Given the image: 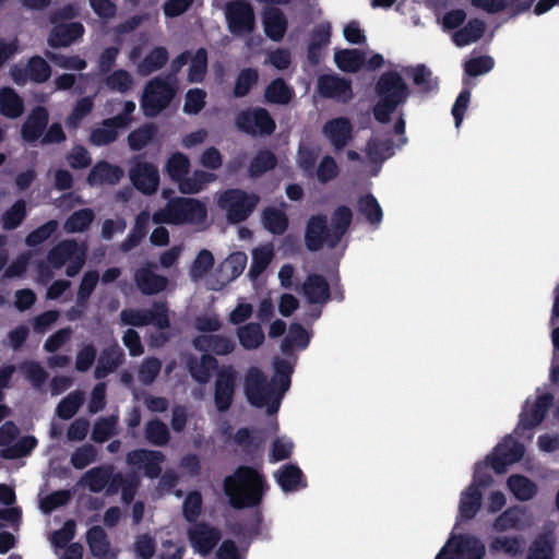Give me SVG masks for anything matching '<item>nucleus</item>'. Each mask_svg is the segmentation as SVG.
Listing matches in <instances>:
<instances>
[{
  "mask_svg": "<svg viewBox=\"0 0 559 559\" xmlns=\"http://www.w3.org/2000/svg\"><path fill=\"white\" fill-rule=\"evenodd\" d=\"M217 366V361L214 357L210 355H202L199 362L190 364L189 369L192 378L200 382V383H206L210 380L211 372L214 370Z\"/></svg>",
  "mask_w": 559,
  "mask_h": 559,
  "instance_id": "obj_49",
  "label": "nucleus"
},
{
  "mask_svg": "<svg viewBox=\"0 0 559 559\" xmlns=\"http://www.w3.org/2000/svg\"><path fill=\"white\" fill-rule=\"evenodd\" d=\"M525 540L520 535H497L491 538L489 548L492 552L515 557L523 552Z\"/></svg>",
  "mask_w": 559,
  "mask_h": 559,
  "instance_id": "obj_31",
  "label": "nucleus"
},
{
  "mask_svg": "<svg viewBox=\"0 0 559 559\" xmlns=\"http://www.w3.org/2000/svg\"><path fill=\"white\" fill-rule=\"evenodd\" d=\"M524 456V447L513 437H506L488 455L491 468L498 473H506L508 467L520 462Z\"/></svg>",
  "mask_w": 559,
  "mask_h": 559,
  "instance_id": "obj_13",
  "label": "nucleus"
},
{
  "mask_svg": "<svg viewBox=\"0 0 559 559\" xmlns=\"http://www.w3.org/2000/svg\"><path fill=\"white\" fill-rule=\"evenodd\" d=\"M225 492L236 508L255 506L264 492L263 478L255 469L240 467L225 479Z\"/></svg>",
  "mask_w": 559,
  "mask_h": 559,
  "instance_id": "obj_2",
  "label": "nucleus"
},
{
  "mask_svg": "<svg viewBox=\"0 0 559 559\" xmlns=\"http://www.w3.org/2000/svg\"><path fill=\"white\" fill-rule=\"evenodd\" d=\"M48 112L44 107H38L32 111L22 128V136L25 141H35L41 134L47 124Z\"/></svg>",
  "mask_w": 559,
  "mask_h": 559,
  "instance_id": "obj_37",
  "label": "nucleus"
},
{
  "mask_svg": "<svg viewBox=\"0 0 559 559\" xmlns=\"http://www.w3.org/2000/svg\"><path fill=\"white\" fill-rule=\"evenodd\" d=\"M218 531L206 524L200 523L189 531L190 545L201 556L207 555L219 540Z\"/></svg>",
  "mask_w": 559,
  "mask_h": 559,
  "instance_id": "obj_23",
  "label": "nucleus"
},
{
  "mask_svg": "<svg viewBox=\"0 0 559 559\" xmlns=\"http://www.w3.org/2000/svg\"><path fill=\"white\" fill-rule=\"evenodd\" d=\"M248 257L245 252H234L222 263V272L227 281L237 278L245 270Z\"/></svg>",
  "mask_w": 559,
  "mask_h": 559,
  "instance_id": "obj_48",
  "label": "nucleus"
},
{
  "mask_svg": "<svg viewBox=\"0 0 559 559\" xmlns=\"http://www.w3.org/2000/svg\"><path fill=\"white\" fill-rule=\"evenodd\" d=\"M264 34L274 41H280L287 31L285 14L275 8H269L262 13Z\"/></svg>",
  "mask_w": 559,
  "mask_h": 559,
  "instance_id": "obj_27",
  "label": "nucleus"
},
{
  "mask_svg": "<svg viewBox=\"0 0 559 559\" xmlns=\"http://www.w3.org/2000/svg\"><path fill=\"white\" fill-rule=\"evenodd\" d=\"M87 542L91 551L96 557H104L109 549V543L106 538V534L100 527H93L87 533Z\"/></svg>",
  "mask_w": 559,
  "mask_h": 559,
  "instance_id": "obj_58",
  "label": "nucleus"
},
{
  "mask_svg": "<svg viewBox=\"0 0 559 559\" xmlns=\"http://www.w3.org/2000/svg\"><path fill=\"white\" fill-rule=\"evenodd\" d=\"M197 349L216 355H227L235 349L231 338L223 335L201 334L193 341Z\"/></svg>",
  "mask_w": 559,
  "mask_h": 559,
  "instance_id": "obj_28",
  "label": "nucleus"
},
{
  "mask_svg": "<svg viewBox=\"0 0 559 559\" xmlns=\"http://www.w3.org/2000/svg\"><path fill=\"white\" fill-rule=\"evenodd\" d=\"M83 33L84 27L80 23L59 24L51 29L48 36V44L56 48L68 47L80 39Z\"/></svg>",
  "mask_w": 559,
  "mask_h": 559,
  "instance_id": "obj_26",
  "label": "nucleus"
},
{
  "mask_svg": "<svg viewBox=\"0 0 559 559\" xmlns=\"http://www.w3.org/2000/svg\"><path fill=\"white\" fill-rule=\"evenodd\" d=\"M130 124V119L123 116H116L107 119L99 128L92 131L90 141L94 145L100 146L114 142L118 136V130L124 129Z\"/></svg>",
  "mask_w": 559,
  "mask_h": 559,
  "instance_id": "obj_24",
  "label": "nucleus"
},
{
  "mask_svg": "<svg viewBox=\"0 0 559 559\" xmlns=\"http://www.w3.org/2000/svg\"><path fill=\"white\" fill-rule=\"evenodd\" d=\"M310 333L304 326L293 323L281 344V349L283 353L305 349L310 342Z\"/></svg>",
  "mask_w": 559,
  "mask_h": 559,
  "instance_id": "obj_38",
  "label": "nucleus"
},
{
  "mask_svg": "<svg viewBox=\"0 0 559 559\" xmlns=\"http://www.w3.org/2000/svg\"><path fill=\"white\" fill-rule=\"evenodd\" d=\"M509 491L520 501H528L533 499L537 492V485L520 474H513L507 479Z\"/></svg>",
  "mask_w": 559,
  "mask_h": 559,
  "instance_id": "obj_35",
  "label": "nucleus"
},
{
  "mask_svg": "<svg viewBox=\"0 0 559 559\" xmlns=\"http://www.w3.org/2000/svg\"><path fill=\"white\" fill-rule=\"evenodd\" d=\"M357 211L371 226L378 227L382 222V207L372 194H364L358 199Z\"/></svg>",
  "mask_w": 559,
  "mask_h": 559,
  "instance_id": "obj_36",
  "label": "nucleus"
},
{
  "mask_svg": "<svg viewBox=\"0 0 559 559\" xmlns=\"http://www.w3.org/2000/svg\"><path fill=\"white\" fill-rule=\"evenodd\" d=\"M264 97L270 104L287 105L294 97V90L282 79H276L266 86Z\"/></svg>",
  "mask_w": 559,
  "mask_h": 559,
  "instance_id": "obj_39",
  "label": "nucleus"
},
{
  "mask_svg": "<svg viewBox=\"0 0 559 559\" xmlns=\"http://www.w3.org/2000/svg\"><path fill=\"white\" fill-rule=\"evenodd\" d=\"M324 139L336 150L345 147L353 138V126L345 117L326 121L322 128Z\"/></svg>",
  "mask_w": 559,
  "mask_h": 559,
  "instance_id": "obj_20",
  "label": "nucleus"
},
{
  "mask_svg": "<svg viewBox=\"0 0 559 559\" xmlns=\"http://www.w3.org/2000/svg\"><path fill=\"white\" fill-rule=\"evenodd\" d=\"M275 477L284 491L297 490L305 486L301 471L295 465L280 468Z\"/></svg>",
  "mask_w": 559,
  "mask_h": 559,
  "instance_id": "obj_41",
  "label": "nucleus"
},
{
  "mask_svg": "<svg viewBox=\"0 0 559 559\" xmlns=\"http://www.w3.org/2000/svg\"><path fill=\"white\" fill-rule=\"evenodd\" d=\"M123 171L117 166L108 163H97L91 170L87 181L91 186H99L104 183L114 185L120 180Z\"/></svg>",
  "mask_w": 559,
  "mask_h": 559,
  "instance_id": "obj_34",
  "label": "nucleus"
},
{
  "mask_svg": "<svg viewBox=\"0 0 559 559\" xmlns=\"http://www.w3.org/2000/svg\"><path fill=\"white\" fill-rule=\"evenodd\" d=\"M331 27L328 23L320 24L309 44L308 57L311 62L317 63L321 59V50L330 44Z\"/></svg>",
  "mask_w": 559,
  "mask_h": 559,
  "instance_id": "obj_42",
  "label": "nucleus"
},
{
  "mask_svg": "<svg viewBox=\"0 0 559 559\" xmlns=\"http://www.w3.org/2000/svg\"><path fill=\"white\" fill-rule=\"evenodd\" d=\"M0 112L8 118H17L23 112V102L10 87L0 90Z\"/></svg>",
  "mask_w": 559,
  "mask_h": 559,
  "instance_id": "obj_43",
  "label": "nucleus"
},
{
  "mask_svg": "<svg viewBox=\"0 0 559 559\" xmlns=\"http://www.w3.org/2000/svg\"><path fill=\"white\" fill-rule=\"evenodd\" d=\"M394 154V147L378 135L372 138L367 147V155L373 163H381Z\"/></svg>",
  "mask_w": 559,
  "mask_h": 559,
  "instance_id": "obj_51",
  "label": "nucleus"
},
{
  "mask_svg": "<svg viewBox=\"0 0 559 559\" xmlns=\"http://www.w3.org/2000/svg\"><path fill=\"white\" fill-rule=\"evenodd\" d=\"M485 552V545L479 538L451 533L435 559H483Z\"/></svg>",
  "mask_w": 559,
  "mask_h": 559,
  "instance_id": "obj_7",
  "label": "nucleus"
},
{
  "mask_svg": "<svg viewBox=\"0 0 559 559\" xmlns=\"http://www.w3.org/2000/svg\"><path fill=\"white\" fill-rule=\"evenodd\" d=\"M259 79L258 71L254 69L242 70L236 81L234 94L236 97L245 96L250 88L257 84Z\"/></svg>",
  "mask_w": 559,
  "mask_h": 559,
  "instance_id": "obj_63",
  "label": "nucleus"
},
{
  "mask_svg": "<svg viewBox=\"0 0 559 559\" xmlns=\"http://www.w3.org/2000/svg\"><path fill=\"white\" fill-rule=\"evenodd\" d=\"M404 72L412 75L414 83L424 91H430L437 85V81L432 78L431 72L424 66L406 68Z\"/></svg>",
  "mask_w": 559,
  "mask_h": 559,
  "instance_id": "obj_59",
  "label": "nucleus"
},
{
  "mask_svg": "<svg viewBox=\"0 0 559 559\" xmlns=\"http://www.w3.org/2000/svg\"><path fill=\"white\" fill-rule=\"evenodd\" d=\"M262 224L273 234H282L286 230L288 221L284 209L267 207L263 211Z\"/></svg>",
  "mask_w": 559,
  "mask_h": 559,
  "instance_id": "obj_45",
  "label": "nucleus"
},
{
  "mask_svg": "<svg viewBox=\"0 0 559 559\" xmlns=\"http://www.w3.org/2000/svg\"><path fill=\"white\" fill-rule=\"evenodd\" d=\"M130 179L133 186L145 194L154 193L159 186L158 169L147 162L138 160L130 170Z\"/></svg>",
  "mask_w": 559,
  "mask_h": 559,
  "instance_id": "obj_18",
  "label": "nucleus"
},
{
  "mask_svg": "<svg viewBox=\"0 0 559 559\" xmlns=\"http://www.w3.org/2000/svg\"><path fill=\"white\" fill-rule=\"evenodd\" d=\"M225 17L228 31L237 37L247 38L248 48L260 45L259 36H250L255 29V16L251 4L239 0L230 1L225 7Z\"/></svg>",
  "mask_w": 559,
  "mask_h": 559,
  "instance_id": "obj_6",
  "label": "nucleus"
},
{
  "mask_svg": "<svg viewBox=\"0 0 559 559\" xmlns=\"http://www.w3.org/2000/svg\"><path fill=\"white\" fill-rule=\"evenodd\" d=\"M334 63L342 72L355 73L361 69L374 71L384 64L381 53L344 48L334 50Z\"/></svg>",
  "mask_w": 559,
  "mask_h": 559,
  "instance_id": "obj_9",
  "label": "nucleus"
},
{
  "mask_svg": "<svg viewBox=\"0 0 559 559\" xmlns=\"http://www.w3.org/2000/svg\"><path fill=\"white\" fill-rule=\"evenodd\" d=\"M240 345L246 349L258 348L264 342V333L259 323H247L237 330Z\"/></svg>",
  "mask_w": 559,
  "mask_h": 559,
  "instance_id": "obj_40",
  "label": "nucleus"
},
{
  "mask_svg": "<svg viewBox=\"0 0 559 559\" xmlns=\"http://www.w3.org/2000/svg\"><path fill=\"white\" fill-rule=\"evenodd\" d=\"M275 374L269 380L258 368H250L242 381L243 393L247 401L255 407L265 408L269 414L278 411L284 393L288 390L289 374L293 365L288 361L276 360L274 362Z\"/></svg>",
  "mask_w": 559,
  "mask_h": 559,
  "instance_id": "obj_1",
  "label": "nucleus"
},
{
  "mask_svg": "<svg viewBox=\"0 0 559 559\" xmlns=\"http://www.w3.org/2000/svg\"><path fill=\"white\" fill-rule=\"evenodd\" d=\"M51 75L49 64L41 57H33L29 59L25 69L14 67L11 70V76L16 84L23 85L27 81L41 83L47 81Z\"/></svg>",
  "mask_w": 559,
  "mask_h": 559,
  "instance_id": "obj_19",
  "label": "nucleus"
},
{
  "mask_svg": "<svg viewBox=\"0 0 559 559\" xmlns=\"http://www.w3.org/2000/svg\"><path fill=\"white\" fill-rule=\"evenodd\" d=\"M338 241L334 238L332 228L326 227L323 216H312L307 225L306 243L311 250H318L324 245L334 246Z\"/></svg>",
  "mask_w": 559,
  "mask_h": 559,
  "instance_id": "obj_21",
  "label": "nucleus"
},
{
  "mask_svg": "<svg viewBox=\"0 0 559 559\" xmlns=\"http://www.w3.org/2000/svg\"><path fill=\"white\" fill-rule=\"evenodd\" d=\"M274 258V247L271 243L260 245L251 251V264L248 276L257 280L270 265Z\"/></svg>",
  "mask_w": 559,
  "mask_h": 559,
  "instance_id": "obj_32",
  "label": "nucleus"
},
{
  "mask_svg": "<svg viewBox=\"0 0 559 559\" xmlns=\"http://www.w3.org/2000/svg\"><path fill=\"white\" fill-rule=\"evenodd\" d=\"M121 320L130 325L153 324L158 329L168 326V310L165 304H156L153 309L147 311L124 310L121 312Z\"/></svg>",
  "mask_w": 559,
  "mask_h": 559,
  "instance_id": "obj_16",
  "label": "nucleus"
},
{
  "mask_svg": "<svg viewBox=\"0 0 559 559\" xmlns=\"http://www.w3.org/2000/svg\"><path fill=\"white\" fill-rule=\"evenodd\" d=\"M207 210L203 202L192 198H175L164 209L153 214L155 224L200 225L206 221Z\"/></svg>",
  "mask_w": 559,
  "mask_h": 559,
  "instance_id": "obj_4",
  "label": "nucleus"
},
{
  "mask_svg": "<svg viewBox=\"0 0 559 559\" xmlns=\"http://www.w3.org/2000/svg\"><path fill=\"white\" fill-rule=\"evenodd\" d=\"M155 135L156 127L146 123L129 133L128 145L132 151H141L152 142Z\"/></svg>",
  "mask_w": 559,
  "mask_h": 559,
  "instance_id": "obj_47",
  "label": "nucleus"
},
{
  "mask_svg": "<svg viewBox=\"0 0 559 559\" xmlns=\"http://www.w3.org/2000/svg\"><path fill=\"white\" fill-rule=\"evenodd\" d=\"M108 479L109 473L107 469L94 468L83 476L81 484L90 488V490L97 492L105 488Z\"/></svg>",
  "mask_w": 559,
  "mask_h": 559,
  "instance_id": "obj_61",
  "label": "nucleus"
},
{
  "mask_svg": "<svg viewBox=\"0 0 559 559\" xmlns=\"http://www.w3.org/2000/svg\"><path fill=\"white\" fill-rule=\"evenodd\" d=\"M302 293L311 304H324L330 298L326 281L318 275H310L302 285Z\"/></svg>",
  "mask_w": 559,
  "mask_h": 559,
  "instance_id": "obj_33",
  "label": "nucleus"
},
{
  "mask_svg": "<svg viewBox=\"0 0 559 559\" xmlns=\"http://www.w3.org/2000/svg\"><path fill=\"white\" fill-rule=\"evenodd\" d=\"M481 506V491L475 485H469L460 495L457 518L471 520L479 511Z\"/></svg>",
  "mask_w": 559,
  "mask_h": 559,
  "instance_id": "obj_29",
  "label": "nucleus"
},
{
  "mask_svg": "<svg viewBox=\"0 0 559 559\" xmlns=\"http://www.w3.org/2000/svg\"><path fill=\"white\" fill-rule=\"evenodd\" d=\"M551 400L550 394L539 390L534 395L527 397L520 414L516 431L523 433L537 427L544 419Z\"/></svg>",
  "mask_w": 559,
  "mask_h": 559,
  "instance_id": "obj_12",
  "label": "nucleus"
},
{
  "mask_svg": "<svg viewBox=\"0 0 559 559\" xmlns=\"http://www.w3.org/2000/svg\"><path fill=\"white\" fill-rule=\"evenodd\" d=\"M259 203V197L239 189H229L217 195L218 206L231 223L245 221Z\"/></svg>",
  "mask_w": 559,
  "mask_h": 559,
  "instance_id": "obj_8",
  "label": "nucleus"
},
{
  "mask_svg": "<svg viewBox=\"0 0 559 559\" xmlns=\"http://www.w3.org/2000/svg\"><path fill=\"white\" fill-rule=\"evenodd\" d=\"M377 96L374 117L379 122H386L396 107L408 97V88L396 72H388L378 81Z\"/></svg>",
  "mask_w": 559,
  "mask_h": 559,
  "instance_id": "obj_5",
  "label": "nucleus"
},
{
  "mask_svg": "<svg viewBox=\"0 0 559 559\" xmlns=\"http://www.w3.org/2000/svg\"><path fill=\"white\" fill-rule=\"evenodd\" d=\"M276 158L270 151H260L250 162L249 175L251 177H259L274 168Z\"/></svg>",
  "mask_w": 559,
  "mask_h": 559,
  "instance_id": "obj_52",
  "label": "nucleus"
},
{
  "mask_svg": "<svg viewBox=\"0 0 559 559\" xmlns=\"http://www.w3.org/2000/svg\"><path fill=\"white\" fill-rule=\"evenodd\" d=\"M552 550L554 538L542 535L532 544L527 559H552Z\"/></svg>",
  "mask_w": 559,
  "mask_h": 559,
  "instance_id": "obj_55",
  "label": "nucleus"
},
{
  "mask_svg": "<svg viewBox=\"0 0 559 559\" xmlns=\"http://www.w3.org/2000/svg\"><path fill=\"white\" fill-rule=\"evenodd\" d=\"M86 246L73 240L62 241L48 254V262L55 269L67 266L68 276L80 272L85 262Z\"/></svg>",
  "mask_w": 559,
  "mask_h": 559,
  "instance_id": "obj_11",
  "label": "nucleus"
},
{
  "mask_svg": "<svg viewBox=\"0 0 559 559\" xmlns=\"http://www.w3.org/2000/svg\"><path fill=\"white\" fill-rule=\"evenodd\" d=\"M128 462L140 469H144L145 474L153 478L160 472L159 464L163 462V456L159 452L139 450L128 454Z\"/></svg>",
  "mask_w": 559,
  "mask_h": 559,
  "instance_id": "obj_30",
  "label": "nucleus"
},
{
  "mask_svg": "<svg viewBox=\"0 0 559 559\" xmlns=\"http://www.w3.org/2000/svg\"><path fill=\"white\" fill-rule=\"evenodd\" d=\"M214 257L209 250H201L191 263L189 274L193 281L204 280L214 266Z\"/></svg>",
  "mask_w": 559,
  "mask_h": 559,
  "instance_id": "obj_46",
  "label": "nucleus"
},
{
  "mask_svg": "<svg viewBox=\"0 0 559 559\" xmlns=\"http://www.w3.org/2000/svg\"><path fill=\"white\" fill-rule=\"evenodd\" d=\"M94 212L90 209H83L74 212L64 223V229L68 233H82L94 219Z\"/></svg>",
  "mask_w": 559,
  "mask_h": 559,
  "instance_id": "obj_53",
  "label": "nucleus"
},
{
  "mask_svg": "<svg viewBox=\"0 0 559 559\" xmlns=\"http://www.w3.org/2000/svg\"><path fill=\"white\" fill-rule=\"evenodd\" d=\"M139 289L145 295H154L165 290L168 286V278L157 274L150 266L139 269L134 275Z\"/></svg>",
  "mask_w": 559,
  "mask_h": 559,
  "instance_id": "obj_25",
  "label": "nucleus"
},
{
  "mask_svg": "<svg viewBox=\"0 0 559 559\" xmlns=\"http://www.w3.org/2000/svg\"><path fill=\"white\" fill-rule=\"evenodd\" d=\"M207 56L204 49H199L191 58L188 79L190 82H200L206 72Z\"/></svg>",
  "mask_w": 559,
  "mask_h": 559,
  "instance_id": "obj_60",
  "label": "nucleus"
},
{
  "mask_svg": "<svg viewBox=\"0 0 559 559\" xmlns=\"http://www.w3.org/2000/svg\"><path fill=\"white\" fill-rule=\"evenodd\" d=\"M94 102L92 97L81 98L74 106L72 112L67 118V126L69 128H76L79 123L85 118L93 109Z\"/></svg>",
  "mask_w": 559,
  "mask_h": 559,
  "instance_id": "obj_62",
  "label": "nucleus"
},
{
  "mask_svg": "<svg viewBox=\"0 0 559 559\" xmlns=\"http://www.w3.org/2000/svg\"><path fill=\"white\" fill-rule=\"evenodd\" d=\"M534 523L532 512L522 507H512L499 514L492 523L498 533L507 531H523Z\"/></svg>",
  "mask_w": 559,
  "mask_h": 559,
  "instance_id": "obj_15",
  "label": "nucleus"
},
{
  "mask_svg": "<svg viewBox=\"0 0 559 559\" xmlns=\"http://www.w3.org/2000/svg\"><path fill=\"white\" fill-rule=\"evenodd\" d=\"M121 362V353L117 347H111L105 352L99 360L95 370L97 378H103L107 373L114 371Z\"/></svg>",
  "mask_w": 559,
  "mask_h": 559,
  "instance_id": "obj_54",
  "label": "nucleus"
},
{
  "mask_svg": "<svg viewBox=\"0 0 559 559\" xmlns=\"http://www.w3.org/2000/svg\"><path fill=\"white\" fill-rule=\"evenodd\" d=\"M485 24L481 21L474 20L467 23L462 29L453 35L456 46L463 47L477 41L485 33Z\"/></svg>",
  "mask_w": 559,
  "mask_h": 559,
  "instance_id": "obj_44",
  "label": "nucleus"
},
{
  "mask_svg": "<svg viewBox=\"0 0 559 559\" xmlns=\"http://www.w3.org/2000/svg\"><path fill=\"white\" fill-rule=\"evenodd\" d=\"M352 211L349 207L342 205L338 206L332 215L331 228L335 239H340L352 222Z\"/></svg>",
  "mask_w": 559,
  "mask_h": 559,
  "instance_id": "obj_57",
  "label": "nucleus"
},
{
  "mask_svg": "<svg viewBox=\"0 0 559 559\" xmlns=\"http://www.w3.org/2000/svg\"><path fill=\"white\" fill-rule=\"evenodd\" d=\"M168 59V53L164 48H155L152 50L145 59L138 66V71L142 75H147L154 71H157L164 66Z\"/></svg>",
  "mask_w": 559,
  "mask_h": 559,
  "instance_id": "obj_50",
  "label": "nucleus"
},
{
  "mask_svg": "<svg viewBox=\"0 0 559 559\" xmlns=\"http://www.w3.org/2000/svg\"><path fill=\"white\" fill-rule=\"evenodd\" d=\"M83 402V395L79 392H74L69 394L66 399H63L58 407H57V414L59 417L63 419L71 418L79 407L81 406Z\"/></svg>",
  "mask_w": 559,
  "mask_h": 559,
  "instance_id": "obj_64",
  "label": "nucleus"
},
{
  "mask_svg": "<svg viewBox=\"0 0 559 559\" xmlns=\"http://www.w3.org/2000/svg\"><path fill=\"white\" fill-rule=\"evenodd\" d=\"M191 163L189 157L175 152L167 158L164 170L171 181L178 185L183 194H194L202 191L209 183L216 180V176L204 170H195L189 176Z\"/></svg>",
  "mask_w": 559,
  "mask_h": 559,
  "instance_id": "obj_3",
  "label": "nucleus"
},
{
  "mask_svg": "<svg viewBox=\"0 0 559 559\" xmlns=\"http://www.w3.org/2000/svg\"><path fill=\"white\" fill-rule=\"evenodd\" d=\"M236 126L250 134H271L275 129L274 120L262 108L241 111L236 118Z\"/></svg>",
  "mask_w": 559,
  "mask_h": 559,
  "instance_id": "obj_14",
  "label": "nucleus"
},
{
  "mask_svg": "<svg viewBox=\"0 0 559 559\" xmlns=\"http://www.w3.org/2000/svg\"><path fill=\"white\" fill-rule=\"evenodd\" d=\"M318 93L326 98H332L341 103L352 99L353 91L350 82L336 74H325L318 79Z\"/></svg>",
  "mask_w": 559,
  "mask_h": 559,
  "instance_id": "obj_17",
  "label": "nucleus"
},
{
  "mask_svg": "<svg viewBox=\"0 0 559 559\" xmlns=\"http://www.w3.org/2000/svg\"><path fill=\"white\" fill-rule=\"evenodd\" d=\"M237 372L230 368H223L215 381V405L219 411L227 409L233 401Z\"/></svg>",
  "mask_w": 559,
  "mask_h": 559,
  "instance_id": "obj_22",
  "label": "nucleus"
},
{
  "mask_svg": "<svg viewBox=\"0 0 559 559\" xmlns=\"http://www.w3.org/2000/svg\"><path fill=\"white\" fill-rule=\"evenodd\" d=\"M106 85L112 91L127 93L133 86V78L128 71L119 69L106 78Z\"/></svg>",
  "mask_w": 559,
  "mask_h": 559,
  "instance_id": "obj_56",
  "label": "nucleus"
},
{
  "mask_svg": "<svg viewBox=\"0 0 559 559\" xmlns=\"http://www.w3.org/2000/svg\"><path fill=\"white\" fill-rule=\"evenodd\" d=\"M176 87L170 79L156 78L145 86L141 107L146 117H155L171 102Z\"/></svg>",
  "mask_w": 559,
  "mask_h": 559,
  "instance_id": "obj_10",
  "label": "nucleus"
}]
</instances>
